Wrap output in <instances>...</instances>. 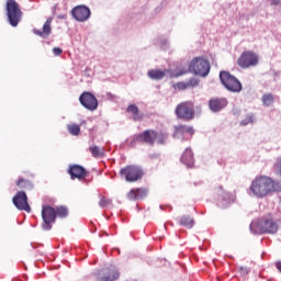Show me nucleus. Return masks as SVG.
Segmentation results:
<instances>
[{"label":"nucleus","mask_w":281,"mask_h":281,"mask_svg":"<svg viewBox=\"0 0 281 281\" xmlns=\"http://www.w3.org/2000/svg\"><path fill=\"white\" fill-rule=\"evenodd\" d=\"M280 190L281 183L267 176H259L255 178L250 186V192H252V194L258 199H265L268 194H272V192H280Z\"/></svg>","instance_id":"obj_1"},{"label":"nucleus","mask_w":281,"mask_h":281,"mask_svg":"<svg viewBox=\"0 0 281 281\" xmlns=\"http://www.w3.org/2000/svg\"><path fill=\"white\" fill-rule=\"evenodd\" d=\"M168 139V134L157 132L155 130H145L143 133L136 134L132 137L131 146L135 147L137 144H147V146H155L157 144L164 145Z\"/></svg>","instance_id":"obj_2"},{"label":"nucleus","mask_w":281,"mask_h":281,"mask_svg":"<svg viewBox=\"0 0 281 281\" xmlns=\"http://www.w3.org/2000/svg\"><path fill=\"white\" fill-rule=\"evenodd\" d=\"M7 19L12 27H16L23 19V11L16 0H7Z\"/></svg>","instance_id":"obj_3"},{"label":"nucleus","mask_w":281,"mask_h":281,"mask_svg":"<svg viewBox=\"0 0 281 281\" xmlns=\"http://www.w3.org/2000/svg\"><path fill=\"white\" fill-rule=\"evenodd\" d=\"M240 69H251L260 65V56L254 50H246L237 59Z\"/></svg>","instance_id":"obj_4"},{"label":"nucleus","mask_w":281,"mask_h":281,"mask_svg":"<svg viewBox=\"0 0 281 281\" xmlns=\"http://www.w3.org/2000/svg\"><path fill=\"white\" fill-rule=\"evenodd\" d=\"M220 80L225 89L233 93H240V91H243V83H240V80H238L234 75H231L229 71H221Z\"/></svg>","instance_id":"obj_5"},{"label":"nucleus","mask_w":281,"mask_h":281,"mask_svg":"<svg viewBox=\"0 0 281 281\" xmlns=\"http://www.w3.org/2000/svg\"><path fill=\"white\" fill-rule=\"evenodd\" d=\"M210 61L203 57H194L189 65V71L202 78L210 74Z\"/></svg>","instance_id":"obj_6"},{"label":"nucleus","mask_w":281,"mask_h":281,"mask_svg":"<svg viewBox=\"0 0 281 281\" xmlns=\"http://www.w3.org/2000/svg\"><path fill=\"white\" fill-rule=\"evenodd\" d=\"M178 120H184V122H190L194 120V102L183 101L180 102L175 110Z\"/></svg>","instance_id":"obj_7"},{"label":"nucleus","mask_w":281,"mask_h":281,"mask_svg":"<svg viewBox=\"0 0 281 281\" xmlns=\"http://www.w3.org/2000/svg\"><path fill=\"white\" fill-rule=\"evenodd\" d=\"M120 175L125 178L128 183H135L144 177V170L135 165H127L120 170Z\"/></svg>","instance_id":"obj_8"},{"label":"nucleus","mask_w":281,"mask_h":281,"mask_svg":"<svg viewBox=\"0 0 281 281\" xmlns=\"http://www.w3.org/2000/svg\"><path fill=\"white\" fill-rule=\"evenodd\" d=\"M42 228L45 232H49L52 229V225L56 223V210L49 205L42 206Z\"/></svg>","instance_id":"obj_9"},{"label":"nucleus","mask_w":281,"mask_h":281,"mask_svg":"<svg viewBox=\"0 0 281 281\" xmlns=\"http://www.w3.org/2000/svg\"><path fill=\"white\" fill-rule=\"evenodd\" d=\"M259 234H278V224L272 218L263 217L257 222Z\"/></svg>","instance_id":"obj_10"},{"label":"nucleus","mask_w":281,"mask_h":281,"mask_svg":"<svg viewBox=\"0 0 281 281\" xmlns=\"http://www.w3.org/2000/svg\"><path fill=\"white\" fill-rule=\"evenodd\" d=\"M12 201L16 210L22 212H32V207L30 206V203H27V194L25 191H18Z\"/></svg>","instance_id":"obj_11"},{"label":"nucleus","mask_w":281,"mask_h":281,"mask_svg":"<svg viewBox=\"0 0 281 281\" xmlns=\"http://www.w3.org/2000/svg\"><path fill=\"white\" fill-rule=\"evenodd\" d=\"M71 16L75 21H78L79 23H85V21H89V18L91 16V10L87 5L80 4L72 8Z\"/></svg>","instance_id":"obj_12"},{"label":"nucleus","mask_w":281,"mask_h":281,"mask_svg":"<svg viewBox=\"0 0 281 281\" xmlns=\"http://www.w3.org/2000/svg\"><path fill=\"white\" fill-rule=\"evenodd\" d=\"M79 102L87 109L88 111H95L98 109V99L91 92H83L79 97Z\"/></svg>","instance_id":"obj_13"},{"label":"nucleus","mask_w":281,"mask_h":281,"mask_svg":"<svg viewBox=\"0 0 281 281\" xmlns=\"http://www.w3.org/2000/svg\"><path fill=\"white\" fill-rule=\"evenodd\" d=\"M68 175H70V179L72 181L76 179H78V181H83V179L89 177V171L80 165H70L68 168Z\"/></svg>","instance_id":"obj_14"},{"label":"nucleus","mask_w":281,"mask_h":281,"mask_svg":"<svg viewBox=\"0 0 281 281\" xmlns=\"http://www.w3.org/2000/svg\"><path fill=\"white\" fill-rule=\"evenodd\" d=\"M228 102L226 98L214 97L209 101V108L213 113H218V111H223L225 106H227Z\"/></svg>","instance_id":"obj_15"},{"label":"nucleus","mask_w":281,"mask_h":281,"mask_svg":"<svg viewBox=\"0 0 281 281\" xmlns=\"http://www.w3.org/2000/svg\"><path fill=\"white\" fill-rule=\"evenodd\" d=\"M146 196H148V189L146 188L132 189L127 193L128 201H142L143 199H146Z\"/></svg>","instance_id":"obj_16"},{"label":"nucleus","mask_w":281,"mask_h":281,"mask_svg":"<svg viewBox=\"0 0 281 281\" xmlns=\"http://www.w3.org/2000/svg\"><path fill=\"white\" fill-rule=\"evenodd\" d=\"M33 33L36 35V36H40L41 38H47L49 36V34H52V18H48L44 25H43V30H37V29H34L33 30Z\"/></svg>","instance_id":"obj_17"},{"label":"nucleus","mask_w":281,"mask_h":281,"mask_svg":"<svg viewBox=\"0 0 281 281\" xmlns=\"http://www.w3.org/2000/svg\"><path fill=\"white\" fill-rule=\"evenodd\" d=\"M182 164L187 166L188 168H192L194 166V154L192 153V149L187 148L181 157Z\"/></svg>","instance_id":"obj_18"},{"label":"nucleus","mask_w":281,"mask_h":281,"mask_svg":"<svg viewBox=\"0 0 281 281\" xmlns=\"http://www.w3.org/2000/svg\"><path fill=\"white\" fill-rule=\"evenodd\" d=\"M170 70L168 69H150L147 72L148 78H150L151 80H164V78H166V75L169 74Z\"/></svg>","instance_id":"obj_19"},{"label":"nucleus","mask_w":281,"mask_h":281,"mask_svg":"<svg viewBox=\"0 0 281 281\" xmlns=\"http://www.w3.org/2000/svg\"><path fill=\"white\" fill-rule=\"evenodd\" d=\"M117 278H120V272L115 270H109L103 274L99 272L97 281H115Z\"/></svg>","instance_id":"obj_20"},{"label":"nucleus","mask_w":281,"mask_h":281,"mask_svg":"<svg viewBox=\"0 0 281 281\" xmlns=\"http://www.w3.org/2000/svg\"><path fill=\"white\" fill-rule=\"evenodd\" d=\"M126 111L133 115L134 122H142V120H144V114L139 113V108H137V105L130 104Z\"/></svg>","instance_id":"obj_21"},{"label":"nucleus","mask_w":281,"mask_h":281,"mask_svg":"<svg viewBox=\"0 0 281 281\" xmlns=\"http://www.w3.org/2000/svg\"><path fill=\"white\" fill-rule=\"evenodd\" d=\"M89 151L91 153L92 157L95 159H102V157H106L104 153V148H100L98 145H92L89 147Z\"/></svg>","instance_id":"obj_22"},{"label":"nucleus","mask_w":281,"mask_h":281,"mask_svg":"<svg viewBox=\"0 0 281 281\" xmlns=\"http://www.w3.org/2000/svg\"><path fill=\"white\" fill-rule=\"evenodd\" d=\"M175 133L176 135H186V133H189V135H194V127L187 125H178L176 126Z\"/></svg>","instance_id":"obj_23"},{"label":"nucleus","mask_w":281,"mask_h":281,"mask_svg":"<svg viewBox=\"0 0 281 281\" xmlns=\"http://www.w3.org/2000/svg\"><path fill=\"white\" fill-rule=\"evenodd\" d=\"M180 225L187 229H192L194 227V218L189 215H183L180 217Z\"/></svg>","instance_id":"obj_24"},{"label":"nucleus","mask_w":281,"mask_h":281,"mask_svg":"<svg viewBox=\"0 0 281 281\" xmlns=\"http://www.w3.org/2000/svg\"><path fill=\"white\" fill-rule=\"evenodd\" d=\"M261 102L263 106H271V104L276 102V98L273 97L272 93H265L261 98Z\"/></svg>","instance_id":"obj_25"},{"label":"nucleus","mask_w":281,"mask_h":281,"mask_svg":"<svg viewBox=\"0 0 281 281\" xmlns=\"http://www.w3.org/2000/svg\"><path fill=\"white\" fill-rule=\"evenodd\" d=\"M15 186H18V188H21L22 190L32 189V182L23 178H19L18 181L15 182Z\"/></svg>","instance_id":"obj_26"},{"label":"nucleus","mask_w":281,"mask_h":281,"mask_svg":"<svg viewBox=\"0 0 281 281\" xmlns=\"http://www.w3.org/2000/svg\"><path fill=\"white\" fill-rule=\"evenodd\" d=\"M55 214L59 218H67V216H69V209H67V206H57Z\"/></svg>","instance_id":"obj_27"},{"label":"nucleus","mask_w":281,"mask_h":281,"mask_svg":"<svg viewBox=\"0 0 281 281\" xmlns=\"http://www.w3.org/2000/svg\"><path fill=\"white\" fill-rule=\"evenodd\" d=\"M67 131L70 135L78 136L80 135V125L76 123L68 124Z\"/></svg>","instance_id":"obj_28"},{"label":"nucleus","mask_w":281,"mask_h":281,"mask_svg":"<svg viewBox=\"0 0 281 281\" xmlns=\"http://www.w3.org/2000/svg\"><path fill=\"white\" fill-rule=\"evenodd\" d=\"M111 205H113V200H111V199H109V198H106L104 195H102L100 198V201H99V206L100 207H109Z\"/></svg>","instance_id":"obj_29"},{"label":"nucleus","mask_w":281,"mask_h":281,"mask_svg":"<svg viewBox=\"0 0 281 281\" xmlns=\"http://www.w3.org/2000/svg\"><path fill=\"white\" fill-rule=\"evenodd\" d=\"M247 124H254V114L246 115L245 120L240 122L241 126H247Z\"/></svg>","instance_id":"obj_30"},{"label":"nucleus","mask_w":281,"mask_h":281,"mask_svg":"<svg viewBox=\"0 0 281 281\" xmlns=\"http://www.w3.org/2000/svg\"><path fill=\"white\" fill-rule=\"evenodd\" d=\"M232 193L227 192V191H222L221 192V199H223V201H232Z\"/></svg>","instance_id":"obj_31"},{"label":"nucleus","mask_w":281,"mask_h":281,"mask_svg":"<svg viewBox=\"0 0 281 281\" xmlns=\"http://www.w3.org/2000/svg\"><path fill=\"white\" fill-rule=\"evenodd\" d=\"M187 85L189 89H193V87H199V81L196 78H191L189 81H187Z\"/></svg>","instance_id":"obj_32"},{"label":"nucleus","mask_w":281,"mask_h":281,"mask_svg":"<svg viewBox=\"0 0 281 281\" xmlns=\"http://www.w3.org/2000/svg\"><path fill=\"white\" fill-rule=\"evenodd\" d=\"M177 89H179L180 91H186V89H189L188 82H178Z\"/></svg>","instance_id":"obj_33"},{"label":"nucleus","mask_w":281,"mask_h":281,"mask_svg":"<svg viewBox=\"0 0 281 281\" xmlns=\"http://www.w3.org/2000/svg\"><path fill=\"white\" fill-rule=\"evenodd\" d=\"M274 168H277L279 175L281 176V156L277 158V161L274 164Z\"/></svg>","instance_id":"obj_34"},{"label":"nucleus","mask_w":281,"mask_h":281,"mask_svg":"<svg viewBox=\"0 0 281 281\" xmlns=\"http://www.w3.org/2000/svg\"><path fill=\"white\" fill-rule=\"evenodd\" d=\"M239 273L240 276H247V273H249V269L247 267H240Z\"/></svg>","instance_id":"obj_35"},{"label":"nucleus","mask_w":281,"mask_h":281,"mask_svg":"<svg viewBox=\"0 0 281 281\" xmlns=\"http://www.w3.org/2000/svg\"><path fill=\"white\" fill-rule=\"evenodd\" d=\"M53 54H55V56H60L63 54V49L60 47H54Z\"/></svg>","instance_id":"obj_36"},{"label":"nucleus","mask_w":281,"mask_h":281,"mask_svg":"<svg viewBox=\"0 0 281 281\" xmlns=\"http://www.w3.org/2000/svg\"><path fill=\"white\" fill-rule=\"evenodd\" d=\"M276 267H277L278 271H280V273H281V261H278L276 263Z\"/></svg>","instance_id":"obj_37"},{"label":"nucleus","mask_w":281,"mask_h":281,"mask_svg":"<svg viewBox=\"0 0 281 281\" xmlns=\"http://www.w3.org/2000/svg\"><path fill=\"white\" fill-rule=\"evenodd\" d=\"M272 5H279L280 0H271Z\"/></svg>","instance_id":"obj_38"},{"label":"nucleus","mask_w":281,"mask_h":281,"mask_svg":"<svg viewBox=\"0 0 281 281\" xmlns=\"http://www.w3.org/2000/svg\"><path fill=\"white\" fill-rule=\"evenodd\" d=\"M59 19H65V15L59 16Z\"/></svg>","instance_id":"obj_39"}]
</instances>
